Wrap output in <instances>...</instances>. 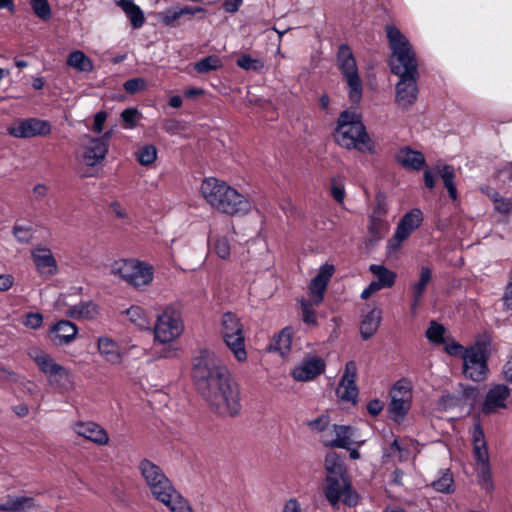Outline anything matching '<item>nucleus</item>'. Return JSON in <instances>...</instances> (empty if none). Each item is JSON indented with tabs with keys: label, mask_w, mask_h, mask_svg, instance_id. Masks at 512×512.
<instances>
[{
	"label": "nucleus",
	"mask_w": 512,
	"mask_h": 512,
	"mask_svg": "<svg viewBox=\"0 0 512 512\" xmlns=\"http://www.w3.org/2000/svg\"><path fill=\"white\" fill-rule=\"evenodd\" d=\"M192 377L198 392L214 413L229 417L240 413L239 387L213 351L201 349L193 358Z\"/></svg>",
	"instance_id": "1"
},
{
	"label": "nucleus",
	"mask_w": 512,
	"mask_h": 512,
	"mask_svg": "<svg viewBox=\"0 0 512 512\" xmlns=\"http://www.w3.org/2000/svg\"><path fill=\"white\" fill-rule=\"evenodd\" d=\"M386 34L392 51L391 71L400 78L396 84L395 101L399 107L407 109L415 103L418 95L416 55L408 39L397 27L387 25Z\"/></svg>",
	"instance_id": "2"
},
{
	"label": "nucleus",
	"mask_w": 512,
	"mask_h": 512,
	"mask_svg": "<svg viewBox=\"0 0 512 512\" xmlns=\"http://www.w3.org/2000/svg\"><path fill=\"white\" fill-rule=\"evenodd\" d=\"M205 201L217 211L230 216H244L252 209V202L235 188L214 177L205 178L201 184Z\"/></svg>",
	"instance_id": "3"
},
{
	"label": "nucleus",
	"mask_w": 512,
	"mask_h": 512,
	"mask_svg": "<svg viewBox=\"0 0 512 512\" xmlns=\"http://www.w3.org/2000/svg\"><path fill=\"white\" fill-rule=\"evenodd\" d=\"M338 145L360 152H371L373 142L362 122L361 115L355 111L344 110L340 113L334 133Z\"/></svg>",
	"instance_id": "4"
},
{
	"label": "nucleus",
	"mask_w": 512,
	"mask_h": 512,
	"mask_svg": "<svg viewBox=\"0 0 512 512\" xmlns=\"http://www.w3.org/2000/svg\"><path fill=\"white\" fill-rule=\"evenodd\" d=\"M336 63L342 79L346 83L350 102L359 104L363 95V85L353 51L347 44L339 46Z\"/></svg>",
	"instance_id": "5"
},
{
	"label": "nucleus",
	"mask_w": 512,
	"mask_h": 512,
	"mask_svg": "<svg viewBox=\"0 0 512 512\" xmlns=\"http://www.w3.org/2000/svg\"><path fill=\"white\" fill-rule=\"evenodd\" d=\"M473 458L478 485L486 493L494 489L490 456L484 431L480 424H476L472 431Z\"/></svg>",
	"instance_id": "6"
},
{
	"label": "nucleus",
	"mask_w": 512,
	"mask_h": 512,
	"mask_svg": "<svg viewBox=\"0 0 512 512\" xmlns=\"http://www.w3.org/2000/svg\"><path fill=\"white\" fill-rule=\"evenodd\" d=\"M184 331L181 311L173 305L165 306L157 316L154 325V338L160 344L172 343Z\"/></svg>",
	"instance_id": "7"
},
{
	"label": "nucleus",
	"mask_w": 512,
	"mask_h": 512,
	"mask_svg": "<svg viewBox=\"0 0 512 512\" xmlns=\"http://www.w3.org/2000/svg\"><path fill=\"white\" fill-rule=\"evenodd\" d=\"M220 333L234 357L239 362L246 361L247 352L245 349L243 325L235 314L231 312L223 314Z\"/></svg>",
	"instance_id": "8"
},
{
	"label": "nucleus",
	"mask_w": 512,
	"mask_h": 512,
	"mask_svg": "<svg viewBox=\"0 0 512 512\" xmlns=\"http://www.w3.org/2000/svg\"><path fill=\"white\" fill-rule=\"evenodd\" d=\"M463 373L473 381H482L488 372V343L477 341L475 345L466 348L462 354Z\"/></svg>",
	"instance_id": "9"
},
{
	"label": "nucleus",
	"mask_w": 512,
	"mask_h": 512,
	"mask_svg": "<svg viewBox=\"0 0 512 512\" xmlns=\"http://www.w3.org/2000/svg\"><path fill=\"white\" fill-rule=\"evenodd\" d=\"M153 498L165 505L170 512H193L188 501L176 490L166 476L149 489Z\"/></svg>",
	"instance_id": "10"
},
{
	"label": "nucleus",
	"mask_w": 512,
	"mask_h": 512,
	"mask_svg": "<svg viewBox=\"0 0 512 512\" xmlns=\"http://www.w3.org/2000/svg\"><path fill=\"white\" fill-rule=\"evenodd\" d=\"M112 272L119 275L130 285L140 288L153 279L152 268L134 260H120L113 264Z\"/></svg>",
	"instance_id": "11"
},
{
	"label": "nucleus",
	"mask_w": 512,
	"mask_h": 512,
	"mask_svg": "<svg viewBox=\"0 0 512 512\" xmlns=\"http://www.w3.org/2000/svg\"><path fill=\"white\" fill-rule=\"evenodd\" d=\"M325 496L329 503L336 507L340 500L347 506L353 507L358 502L357 493L352 490L348 476H326Z\"/></svg>",
	"instance_id": "12"
},
{
	"label": "nucleus",
	"mask_w": 512,
	"mask_h": 512,
	"mask_svg": "<svg viewBox=\"0 0 512 512\" xmlns=\"http://www.w3.org/2000/svg\"><path fill=\"white\" fill-rule=\"evenodd\" d=\"M51 132L49 121L34 117L16 119L7 127V133L18 139L45 137Z\"/></svg>",
	"instance_id": "13"
},
{
	"label": "nucleus",
	"mask_w": 512,
	"mask_h": 512,
	"mask_svg": "<svg viewBox=\"0 0 512 512\" xmlns=\"http://www.w3.org/2000/svg\"><path fill=\"white\" fill-rule=\"evenodd\" d=\"M389 412L395 421H401L411 406L412 389L406 379L397 381L390 391Z\"/></svg>",
	"instance_id": "14"
},
{
	"label": "nucleus",
	"mask_w": 512,
	"mask_h": 512,
	"mask_svg": "<svg viewBox=\"0 0 512 512\" xmlns=\"http://www.w3.org/2000/svg\"><path fill=\"white\" fill-rule=\"evenodd\" d=\"M422 221L423 216L419 209H413L406 213L397 225L394 236L389 241V248L393 251H397L402 242L421 225Z\"/></svg>",
	"instance_id": "15"
},
{
	"label": "nucleus",
	"mask_w": 512,
	"mask_h": 512,
	"mask_svg": "<svg viewBox=\"0 0 512 512\" xmlns=\"http://www.w3.org/2000/svg\"><path fill=\"white\" fill-rule=\"evenodd\" d=\"M356 377V363L354 361L347 362L345 365L344 373L336 390L337 396L342 401L351 402L352 404L357 403L359 391L356 385Z\"/></svg>",
	"instance_id": "16"
},
{
	"label": "nucleus",
	"mask_w": 512,
	"mask_h": 512,
	"mask_svg": "<svg viewBox=\"0 0 512 512\" xmlns=\"http://www.w3.org/2000/svg\"><path fill=\"white\" fill-rule=\"evenodd\" d=\"M31 258L41 276L48 278L57 274L58 264L50 249L35 247L31 250Z\"/></svg>",
	"instance_id": "17"
},
{
	"label": "nucleus",
	"mask_w": 512,
	"mask_h": 512,
	"mask_svg": "<svg viewBox=\"0 0 512 512\" xmlns=\"http://www.w3.org/2000/svg\"><path fill=\"white\" fill-rule=\"evenodd\" d=\"M326 364L319 356H309L292 370V376L297 381H310L324 372Z\"/></svg>",
	"instance_id": "18"
},
{
	"label": "nucleus",
	"mask_w": 512,
	"mask_h": 512,
	"mask_svg": "<svg viewBox=\"0 0 512 512\" xmlns=\"http://www.w3.org/2000/svg\"><path fill=\"white\" fill-rule=\"evenodd\" d=\"M334 271L333 265L325 264L320 267L318 274L312 279L309 286V299L315 305H319L323 301L324 293Z\"/></svg>",
	"instance_id": "19"
},
{
	"label": "nucleus",
	"mask_w": 512,
	"mask_h": 512,
	"mask_svg": "<svg viewBox=\"0 0 512 512\" xmlns=\"http://www.w3.org/2000/svg\"><path fill=\"white\" fill-rule=\"evenodd\" d=\"M72 429L78 436L97 445L103 446L109 442V436L106 430L95 422L78 421L73 424Z\"/></svg>",
	"instance_id": "20"
},
{
	"label": "nucleus",
	"mask_w": 512,
	"mask_h": 512,
	"mask_svg": "<svg viewBox=\"0 0 512 512\" xmlns=\"http://www.w3.org/2000/svg\"><path fill=\"white\" fill-rule=\"evenodd\" d=\"M37 508L36 499L23 494H7L0 501V512H32Z\"/></svg>",
	"instance_id": "21"
},
{
	"label": "nucleus",
	"mask_w": 512,
	"mask_h": 512,
	"mask_svg": "<svg viewBox=\"0 0 512 512\" xmlns=\"http://www.w3.org/2000/svg\"><path fill=\"white\" fill-rule=\"evenodd\" d=\"M109 137L110 133H106L101 138L90 139L83 153V161L86 165L95 166L104 160L108 152Z\"/></svg>",
	"instance_id": "22"
},
{
	"label": "nucleus",
	"mask_w": 512,
	"mask_h": 512,
	"mask_svg": "<svg viewBox=\"0 0 512 512\" xmlns=\"http://www.w3.org/2000/svg\"><path fill=\"white\" fill-rule=\"evenodd\" d=\"M510 395V390L506 385L498 384L493 386L486 394L482 406L484 414H492L499 409L506 407V400Z\"/></svg>",
	"instance_id": "23"
},
{
	"label": "nucleus",
	"mask_w": 512,
	"mask_h": 512,
	"mask_svg": "<svg viewBox=\"0 0 512 512\" xmlns=\"http://www.w3.org/2000/svg\"><path fill=\"white\" fill-rule=\"evenodd\" d=\"M77 334V326L68 320L58 321L50 330L51 341L58 346L70 344Z\"/></svg>",
	"instance_id": "24"
},
{
	"label": "nucleus",
	"mask_w": 512,
	"mask_h": 512,
	"mask_svg": "<svg viewBox=\"0 0 512 512\" xmlns=\"http://www.w3.org/2000/svg\"><path fill=\"white\" fill-rule=\"evenodd\" d=\"M395 159L402 167L412 171H419L426 165L423 153L408 146L400 148L395 154Z\"/></svg>",
	"instance_id": "25"
},
{
	"label": "nucleus",
	"mask_w": 512,
	"mask_h": 512,
	"mask_svg": "<svg viewBox=\"0 0 512 512\" xmlns=\"http://www.w3.org/2000/svg\"><path fill=\"white\" fill-rule=\"evenodd\" d=\"M356 429L348 425H333V433L335 438L324 442V445L332 448L349 449L353 443L361 444L363 441H357L355 438Z\"/></svg>",
	"instance_id": "26"
},
{
	"label": "nucleus",
	"mask_w": 512,
	"mask_h": 512,
	"mask_svg": "<svg viewBox=\"0 0 512 512\" xmlns=\"http://www.w3.org/2000/svg\"><path fill=\"white\" fill-rule=\"evenodd\" d=\"M97 347L98 352L106 362L112 365H118L121 363L122 354L116 341L109 337L102 336L98 338Z\"/></svg>",
	"instance_id": "27"
},
{
	"label": "nucleus",
	"mask_w": 512,
	"mask_h": 512,
	"mask_svg": "<svg viewBox=\"0 0 512 512\" xmlns=\"http://www.w3.org/2000/svg\"><path fill=\"white\" fill-rule=\"evenodd\" d=\"M381 319L382 311L376 307L372 308L370 311L363 315V318L360 322V334L362 339L368 340L377 332L381 323Z\"/></svg>",
	"instance_id": "28"
},
{
	"label": "nucleus",
	"mask_w": 512,
	"mask_h": 512,
	"mask_svg": "<svg viewBox=\"0 0 512 512\" xmlns=\"http://www.w3.org/2000/svg\"><path fill=\"white\" fill-rule=\"evenodd\" d=\"M138 469L149 489L166 477L162 469L148 459L141 460Z\"/></svg>",
	"instance_id": "29"
},
{
	"label": "nucleus",
	"mask_w": 512,
	"mask_h": 512,
	"mask_svg": "<svg viewBox=\"0 0 512 512\" xmlns=\"http://www.w3.org/2000/svg\"><path fill=\"white\" fill-rule=\"evenodd\" d=\"M65 314L73 319L93 320L98 316L99 310L95 303L87 301L71 306Z\"/></svg>",
	"instance_id": "30"
},
{
	"label": "nucleus",
	"mask_w": 512,
	"mask_h": 512,
	"mask_svg": "<svg viewBox=\"0 0 512 512\" xmlns=\"http://www.w3.org/2000/svg\"><path fill=\"white\" fill-rule=\"evenodd\" d=\"M385 217V211L381 207V205H378L372 215L370 216V223L368 226V230L370 234L375 238L379 239L382 238L385 233L388 230L387 222L384 219Z\"/></svg>",
	"instance_id": "31"
},
{
	"label": "nucleus",
	"mask_w": 512,
	"mask_h": 512,
	"mask_svg": "<svg viewBox=\"0 0 512 512\" xmlns=\"http://www.w3.org/2000/svg\"><path fill=\"white\" fill-rule=\"evenodd\" d=\"M32 357L38 365L40 371L47 376V379L56 374V372L60 371V369L63 367L62 365L56 363L50 355L42 351L36 352Z\"/></svg>",
	"instance_id": "32"
},
{
	"label": "nucleus",
	"mask_w": 512,
	"mask_h": 512,
	"mask_svg": "<svg viewBox=\"0 0 512 512\" xmlns=\"http://www.w3.org/2000/svg\"><path fill=\"white\" fill-rule=\"evenodd\" d=\"M117 4L129 17L133 28H140L143 25L145 20L143 12L132 0H119Z\"/></svg>",
	"instance_id": "33"
},
{
	"label": "nucleus",
	"mask_w": 512,
	"mask_h": 512,
	"mask_svg": "<svg viewBox=\"0 0 512 512\" xmlns=\"http://www.w3.org/2000/svg\"><path fill=\"white\" fill-rule=\"evenodd\" d=\"M326 476H345L346 470L343 459L336 452H329L325 457Z\"/></svg>",
	"instance_id": "34"
},
{
	"label": "nucleus",
	"mask_w": 512,
	"mask_h": 512,
	"mask_svg": "<svg viewBox=\"0 0 512 512\" xmlns=\"http://www.w3.org/2000/svg\"><path fill=\"white\" fill-rule=\"evenodd\" d=\"M370 272L376 277V281L383 288H390L395 284L396 274L382 265L372 264L369 267Z\"/></svg>",
	"instance_id": "35"
},
{
	"label": "nucleus",
	"mask_w": 512,
	"mask_h": 512,
	"mask_svg": "<svg viewBox=\"0 0 512 512\" xmlns=\"http://www.w3.org/2000/svg\"><path fill=\"white\" fill-rule=\"evenodd\" d=\"M292 345V331L290 328H284L280 331V333L274 337L271 348L274 351L280 353V355H286L291 348Z\"/></svg>",
	"instance_id": "36"
},
{
	"label": "nucleus",
	"mask_w": 512,
	"mask_h": 512,
	"mask_svg": "<svg viewBox=\"0 0 512 512\" xmlns=\"http://www.w3.org/2000/svg\"><path fill=\"white\" fill-rule=\"evenodd\" d=\"M67 64L82 72H90L93 69L92 61L80 50L69 54Z\"/></svg>",
	"instance_id": "37"
},
{
	"label": "nucleus",
	"mask_w": 512,
	"mask_h": 512,
	"mask_svg": "<svg viewBox=\"0 0 512 512\" xmlns=\"http://www.w3.org/2000/svg\"><path fill=\"white\" fill-rule=\"evenodd\" d=\"M431 279H432L431 269L427 266H421L419 279L417 282H415L411 286L412 295H415L416 299L423 298L426 287L429 284V282L431 281Z\"/></svg>",
	"instance_id": "38"
},
{
	"label": "nucleus",
	"mask_w": 512,
	"mask_h": 512,
	"mask_svg": "<svg viewBox=\"0 0 512 512\" xmlns=\"http://www.w3.org/2000/svg\"><path fill=\"white\" fill-rule=\"evenodd\" d=\"M126 314L129 320L135 324L139 329H149L150 321L145 311L139 306H132L127 309Z\"/></svg>",
	"instance_id": "39"
},
{
	"label": "nucleus",
	"mask_w": 512,
	"mask_h": 512,
	"mask_svg": "<svg viewBox=\"0 0 512 512\" xmlns=\"http://www.w3.org/2000/svg\"><path fill=\"white\" fill-rule=\"evenodd\" d=\"M193 12L185 8H169L159 13V21L166 26H174L175 22L184 14H192Z\"/></svg>",
	"instance_id": "40"
},
{
	"label": "nucleus",
	"mask_w": 512,
	"mask_h": 512,
	"mask_svg": "<svg viewBox=\"0 0 512 512\" xmlns=\"http://www.w3.org/2000/svg\"><path fill=\"white\" fill-rule=\"evenodd\" d=\"M48 382L50 385L63 389L68 390L72 386V379L70 372L63 366L60 371L56 372V374L52 375Z\"/></svg>",
	"instance_id": "41"
},
{
	"label": "nucleus",
	"mask_w": 512,
	"mask_h": 512,
	"mask_svg": "<svg viewBox=\"0 0 512 512\" xmlns=\"http://www.w3.org/2000/svg\"><path fill=\"white\" fill-rule=\"evenodd\" d=\"M445 333L446 329L442 324L432 321L425 335L432 344L440 345L445 343Z\"/></svg>",
	"instance_id": "42"
},
{
	"label": "nucleus",
	"mask_w": 512,
	"mask_h": 512,
	"mask_svg": "<svg viewBox=\"0 0 512 512\" xmlns=\"http://www.w3.org/2000/svg\"><path fill=\"white\" fill-rule=\"evenodd\" d=\"M222 66L221 60L216 55L207 56L194 64V69L198 73H208L217 70Z\"/></svg>",
	"instance_id": "43"
},
{
	"label": "nucleus",
	"mask_w": 512,
	"mask_h": 512,
	"mask_svg": "<svg viewBox=\"0 0 512 512\" xmlns=\"http://www.w3.org/2000/svg\"><path fill=\"white\" fill-rule=\"evenodd\" d=\"M236 64L246 71L259 72L264 68V62L261 59L252 58L248 54L239 56Z\"/></svg>",
	"instance_id": "44"
},
{
	"label": "nucleus",
	"mask_w": 512,
	"mask_h": 512,
	"mask_svg": "<svg viewBox=\"0 0 512 512\" xmlns=\"http://www.w3.org/2000/svg\"><path fill=\"white\" fill-rule=\"evenodd\" d=\"M431 486L438 492L451 493L454 491V480L449 470L443 472L442 476L432 482Z\"/></svg>",
	"instance_id": "45"
},
{
	"label": "nucleus",
	"mask_w": 512,
	"mask_h": 512,
	"mask_svg": "<svg viewBox=\"0 0 512 512\" xmlns=\"http://www.w3.org/2000/svg\"><path fill=\"white\" fill-rule=\"evenodd\" d=\"M213 252L221 259H228L231 254V244L227 237L216 236L212 246Z\"/></svg>",
	"instance_id": "46"
},
{
	"label": "nucleus",
	"mask_w": 512,
	"mask_h": 512,
	"mask_svg": "<svg viewBox=\"0 0 512 512\" xmlns=\"http://www.w3.org/2000/svg\"><path fill=\"white\" fill-rule=\"evenodd\" d=\"M301 310H302V319L308 325H316L317 318L314 310V306H316L312 300L310 299H301Z\"/></svg>",
	"instance_id": "47"
},
{
	"label": "nucleus",
	"mask_w": 512,
	"mask_h": 512,
	"mask_svg": "<svg viewBox=\"0 0 512 512\" xmlns=\"http://www.w3.org/2000/svg\"><path fill=\"white\" fill-rule=\"evenodd\" d=\"M157 157L156 147L153 145H146L139 149L137 153V160L142 165L152 164Z\"/></svg>",
	"instance_id": "48"
},
{
	"label": "nucleus",
	"mask_w": 512,
	"mask_h": 512,
	"mask_svg": "<svg viewBox=\"0 0 512 512\" xmlns=\"http://www.w3.org/2000/svg\"><path fill=\"white\" fill-rule=\"evenodd\" d=\"M31 7L35 15L41 20H48L51 17V8L47 0H31Z\"/></svg>",
	"instance_id": "49"
},
{
	"label": "nucleus",
	"mask_w": 512,
	"mask_h": 512,
	"mask_svg": "<svg viewBox=\"0 0 512 512\" xmlns=\"http://www.w3.org/2000/svg\"><path fill=\"white\" fill-rule=\"evenodd\" d=\"M436 170L443 180L444 186L447 187L449 185L454 184L455 172L454 168L451 165H437Z\"/></svg>",
	"instance_id": "50"
},
{
	"label": "nucleus",
	"mask_w": 512,
	"mask_h": 512,
	"mask_svg": "<svg viewBox=\"0 0 512 512\" xmlns=\"http://www.w3.org/2000/svg\"><path fill=\"white\" fill-rule=\"evenodd\" d=\"M494 207L499 213L509 214L512 209V200L504 198L500 194L496 193L493 197Z\"/></svg>",
	"instance_id": "51"
},
{
	"label": "nucleus",
	"mask_w": 512,
	"mask_h": 512,
	"mask_svg": "<svg viewBox=\"0 0 512 512\" xmlns=\"http://www.w3.org/2000/svg\"><path fill=\"white\" fill-rule=\"evenodd\" d=\"M146 80L143 78H133L124 83V89L129 94H135L146 88Z\"/></svg>",
	"instance_id": "52"
},
{
	"label": "nucleus",
	"mask_w": 512,
	"mask_h": 512,
	"mask_svg": "<svg viewBox=\"0 0 512 512\" xmlns=\"http://www.w3.org/2000/svg\"><path fill=\"white\" fill-rule=\"evenodd\" d=\"M13 234L20 243H29L33 235L30 227L19 225L14 226Z\"/></svg>",
	"instance_id": "53"
},
{
	"label": "nucleus",
	"mask_w": 512,
	"mask_h": 512,
	"mask_svg": "<svg viewBox=\"0 0 512 512\" xmlns=\"http://www.w3.org/2000/svg\"><path fill=\"white\" fill-rule=\"evenodd\" d=\"M329 424V417L327 415H321L318 418L307 422L308 427L317 432H322L326 429Z\"/></svg>",
	"instance_id": "54"
},
{
	"label": "nucleus",
	"mask_w": 512,
	"mask_h": 512,
	"mask_svg": "<svg viewBox=\"0 0 512 512\" xmlns=\"http://www.w3.org/2000/svg\"><path fill=\"white\" fill-rule=\"evenodd\" d=\"M43 323V316L40 313H28L23 321L26 327L38 329Z\"/></svg>",
	"instance_id": "55"
},
{
	"label": "nucleus",
	"mask_w": 512,
	"mask_h": 512,
	"mask_svg": "<svg viewBox=\"0 0 512 512\" xmlns=\"http://www.w3.org/2000/svg\"><path fill=\"white\" fill-rule=\"evenodd\" d=\"M168 346H162L158 349L156 346L154 347L155 353L159 358H172L175 357L178 353V349L168 343Z\"/></svg>",
	"instance_id": "56"
},
{
	"label": "nucleus",
	"mask_w": 512,
	"mask_h": 512,
	"mask_svg": "<svg viewBox=\"0 0 512 512\" xmlns=\"http://www.w3.org/2000/svg\"><path fill=\"white\" fill-rule=\"evenodd\" d=\"M138 116V110L135 108L125 109L121 113V118L123 122L129 125V127H134L136 124V118Z\"/></svg>",
	"instance_id": "57"
},
{
	"label": "nucleus",
	"mask_w": 512,
	"mask_h": 512,
	"mask_svg": "<svg viewBox=\"0 0 512 512\" xmlns=\"http://www.w3.org/2000/svg\"><path fill=\"white\" fill-rule=\"evenodd\" d=\"M443 345H444V350L451 356L463 354V352L465 350L459 343H457L454 340L447 341V339H445V343Z\"/></svg>",
	"instance_id": "58"
},
{
	"label": "nucleus",
	"mask_w": 512,
	"mask_h": 512,
	"mask_svg": "<svg viewBox=\"0 0 512 512\" xmlns=\"http://www.w3.org/2000/svg\"><path fill=\"white\" fill-rule=\"evenodd\" d=\"M499 177L504 183H512V162L499 171Z\"/></svg>",
	"instance_id": "59"
},
{
	"label": "nucleus",
	"mask_w": 512,
	"mask_h": 512,
	"mask_svg": "<svg viewBox=\"0 0 512 512\" xmlns=\"http://www.w3.org/2000/svg\"><path fill=\"white\" fill-rule=\"evenodd\" d=\"M107 114L103 111L98 112L94 117V131L101 133L103 130L104 123L106 121Z\"/></svg>",
	"instance_id": "60"
},
{
	"label": "nucleus",
	"mask_w": 512,
	"mask_h": 512,
	"mask_svg": "<svg viewBox=\"0 0 512 512\" xmlns=\"http://www.w3.org/2000/svg\"><path fill=\"white\" fill-rule=\"evenodd\" d=\"M383 409V403L378 399L371 400L367 405L368 412L373 415L377 416Z\"/></svg>",
	"instance_id": "61"
},
{
	"label": "nucleus",
	"mask_w": 512,
	"mask_h": 512,
	"mask_svg": "<svg viewBox=\"0 0 512 512\" xmlns=\"http://www.w3.org/2000/svg\"><path fill=\"white\" fill-rule=\"evenodd\" d=\"M14 283V278L9 274L0 275V291H8Z\"/></svg>",
	"instance_id": "62"
},
{
	"label": "nucleus",
	"mask_w": 512,
	"mask_h": 512,
	"mask_svg": "<svg viewBox=\"0 0 512 512\" xmlns=\"http://www.w3.org/2000/svg\"><path fill=\"white\" fill-rule=\"evenodd\" d=\"M283 512H301L300 503L295 498L289 499L284 505Z\"/></svg>",
	"instance_id": "63"
},
{
	"label": "nucleus",
	"mask_w": 512,
	"mask_h": 512,
	"mask_svg": "<svg viewBox=\"0 0 512 512\" xmlns=\"http://www.w3.org/2000/svg\"><path fill=\"white\" fill-rule=\"evenodd\" d=\"M503 302L506 308L512 310V280H510L506 286V290L503 295Z\"/></svg>",
	"instance_id": "64"
}]
</instances>
